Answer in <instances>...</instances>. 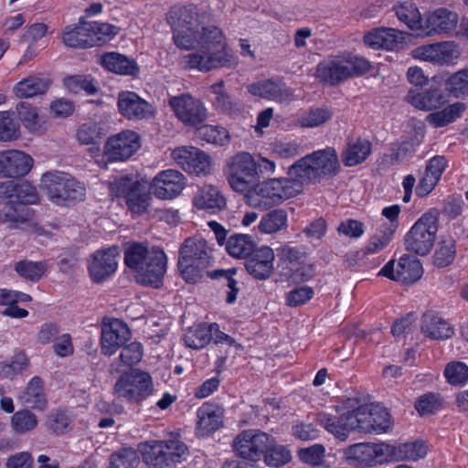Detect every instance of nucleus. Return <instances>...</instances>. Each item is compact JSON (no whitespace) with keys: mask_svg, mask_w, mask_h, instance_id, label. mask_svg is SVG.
<instances>
[{"mask_svg":"<svg viewBox=\"0 0 468 468\" xmlns=\"http://www.w3.org/2000/svg\"><path fill=\"white\" fill-rule=\"evenodd\" d=\"M174 28L175 44L184 49H197L182 57L186 69L210 71L218 68H233L238 59L227 48L221 30L205 25L207 16L199 14L194 5L175 6L169 13Z\"/></svg>","mask_w":468,"mask_h":468,"instance_id":"nucleus-1","label":"nucleus"},{"mask_svg":"<svg viewBox=\"0 0 468 468\" xmlns=\"http://www.w3.org/2000/svg\"><path fill=\"white\" fill-rule=\"evenodd\" d=\"M124 262L135 273L138 282L154 288L162 285L167 259L160 248L142 242H127L124 245Z\"/></svg>","mask_w":468,"mask_h":468,"instance_id":"nucleus-2","label":"nucleus"},{"mask_svg":"<svg viewBox=\"0 0 468 468\" xmlns=\"http://www.w3.org/2000/svg\"><path fill=\"white\" fill-rule=\"evenodd\" d=\"M341 169L337 153L334 147H326L297 160L288 169V176H295L303 184L320 182L335 176Z\"/></svg>","mask_w":468,"mask_h":468,"instance_id":"nucleus-3","label":"nucleus"},{"mask_svg":"<svg viewBox=\"0 0 468 468\" xmlns=\"http://www.w3.org/2000/svg\"><path fill=\"white\" fill-rule=\"evenodd\" d=\"M303 187L295 176L272 178L255 185L246 195L247 202L253 207L267 209L296 196Z\"/></svg>","mask_w":468,"mask_h":468,"instance_id":"nucleus-4","label":"nucleus"},{"mask_svg":"<svg viewBox=\"0 0 468 468\" xmlns=\"http://www.w3.org/2000/svg\"><path fill=\"white\" fill-rule=\"evenodd\" d=\"M212 249L207 240L194 236L184 240L179 249L178 270L187 282H196L211 259Z\"/></svg>","mask_w":468,"mask_h":468,"instance_id":"nucleus-5","label":"nucleus"},{"mask_svg":"<svg viewBox=\"0 0 468 468\" xmlns=\"http://www.w3.org/2000/svg\"><path fill=\"white\" fill-rule=\"evenodd\" d=\"M138 451L149 468H167L180 463L188 454L187 446L178 439L140 442Z\"/></svg>","mask_w":468,"mask_h":468,"instance_id":"nucleus-6","label":"nucleus"},{"mask_svg":"<svg viewBox=\"0 0 468 468\" xmlns=\"http://www.w3.org/2000/svg\"><path fill=\"white\" fill-rule=\"evenodd\" d=\"M369 69V62L361 57L335 58L320 62L315 77L325 85L335 86L349 78L363 75Z\"/></svg>","mask_w":468,"mask_h":468,"instance_id":"nucleus-7","label":"nucleus"},{"mask_svg":"<svg viewBox=\"0 0 468 468\" xmlns=\"http://www.w3.org/2000/svg\"><path fill=\"white\" fill-rule=\"evenodd\" d=\"M40 186L48 197L56 204L67 200H80L85 196V187L68 173L51 171L45 173Z\"/></svg>","mask_w":468,"mask_h":468,"instance_id":"nucleus-8","label":"nucleus"},{"mask_svg":"<svg viewBox=\"0 0 468 468\" xmlns=\"http://www.w3.org/2000/svg\"><path fill=\"white\" fill-rule=\"evenodd\" d=\"M367 418H369L367 405H361L356 410H348L339 417L321 413L317 416L316 420L329 432L338 438L346 439L348 432L353 431L370 433L372 425Z\"/></svg>","mask_w":468,"mask_h":468,"instance_id":"nucleus-9","label":"nucleus"},{"mask_svg":"<svg viewBox=\"0 0 468 468\" xmlns=\"http://www.w3.org/2000/svg\"><path fill=\"white\" fill-rule=\"evenodd\" d=\"M367 418H369L367 405H361L356 410H348L339 417L321 413L317 416L316 420L329 432L338 438L346 439L348 432L353 431L370 433L372 425Z\"/></svg>","mask_w":468,"mask_h":468,"instance_id":"nucleus-10","label":"nucleus"},{"mask_svg":"<svg viewBox=\"0 0 468 468\" xmlns=\"http://www.w3.org/2000/svg\"><path fill=\"white\" fill-rule=\"evenodd\" d=\"M225 173L229 184L236 192L249 193L258 180L255 161L245 152L234 155L228 161Z\"/></svg>","mask_w":468,"mask_h":468,"instance_id":"nucleus-11","label":"nucleus"},{"mask_svg":"<svg viewBox=\"0 0 468 468\" xmlns=\"http://www.w3.org/2000/svg\"><path fill=\"white\" fill-rule=\"evenodd\" d=\"M437 231V216L431 212L425 213L417 220L406 235V249L418 255H427L433 246Z\"/></svg>","mask_w":468,"mask_h":468,"instance_id":"nucleus-12","label":"nucleus"},{"mask_svg":"<svg viewBox=\"0 0 468 468\" xmlns=\"http://www.w3.org/2000/svg\"><path fill=\"white\" fill-rule=\"evenodd\" d=\"M272 442V438L259 430H247L238 434L232 442L235 454L249 462L250 467L259 462Z\"/></svg>","mask_w":468,"mask_h":468,"instance_id":"nucleus-13","label":"nucleus"},{"mask_svg":"<svg viewBox=\"0 0 468 468\" xmlns=\"http://www.w3.org/2000/svg\"><path fill=\"white\" fill-rule=\"evenodd\" d=\"M113 189L118 197L125 199L127 207L133 214L142 215L149 212L152 192L146 182L121 177L114 182Z\"/></svg>","mask_w":468,"mask_h":468,"instance_id":"nucleus-14","label":"nucleus"},{"mask_svg":"<svg viewBox=\"0 0 468 468\" xmlns=\"http://www.w3.org/2000/svg\"><path fill=\"white\" fill-rule=\"evenodd\" d=\"M154 390L151 376L146 372H132L122 376L114 386V394L129 402H140Z\"/></svg>","mask_w":468,"mask_h":468,"instance_id":"nucleus-15","label":"nucleus"},{"mask_svg":"<svg viewBox=\"0 0 468 468\" xmlns=\"http://www.w3.org/2000/svg\"><path fill=\"white\" fill-rule=\"evenodd\" d=\"M168 105L176 118L186 126L195 127L207 119V109L204 103L189 93L172 96L168 100Z\"/></svg>","mask_w":468,"mask_h":468,"instance_id":"nucleus-16","label":"nucleus"},{"mask_svg":"<svg viewBox=\"0 0 468 468\" xmlns=\"http://www.w3.org/2000/svg\"><path fill=\"white\" fill-rule=\"evenodd\" d=\"M171 158L188 174L206 176L210 172V158L194 146H180L171 152Z\"/></svg>","mask_w":468,"mask_h":468,"instance_id":"nucleus-17","label":"nucleus"},{"mask_svg":"<svg viewBox=\"0 0 468 468\" xmlns=\"http://www.w3.org/2000/svg\"><path fill=\"white\" fill-rule=\"evenodd\" d=\"M390 444L385 442L356 443L349 446L345 455L346 459L353 460L365 466H374L388 461Z\"/></svg>","mask_w":468,"mask_h":468,"instance_id":"nucleus-18","label":"nucleus"},{"mask_svg":"<svg viewBox=\"0 0 468 468\" xmlns=\"http://www.w3.org/2000/svg\"><path fill=\"white\" fill-rule=\"evenodd\" d=\"M459 16L446 7L424 14L422 32L428 37L451 35L457 27Z\"/></svg>","mask_w":468,"mask_h":468,"instance_id":"nucleus-19","label":"nucleus"},{"mask_svg":"<svg viewBox=\"0 0 468 468\" xmlns=\"http://www.w3.org/2000/svg\"><path fill=\"white\" fill-rule=\"evenodd\" d=\"M422 274L423 269L420 260L409 255H404L399 259L396 270L394 269V261H390L379 271V275L404 284L414 283Z\"/></svg>","mask_w":468,"mask_h":468,"instance_id":"nucleus-20","label":"nucleus"},{"mask_svg":"<svg viewBox=\"0 0 468 468\" xmlns=\"http://www.w3.org/2000/svg\"><path fill=\"white\" fill-rule=\"evenodd\" d=\"M117 107L120 114L130 121L146 120L154 115V106L130 90L118 94Z\"/></svg>","mask_w":468,"mask_h":468,"instance_id":"nucleus-21","label":"nucleus"},{"mask_svg":"<svg viewBox=\"0 0 468 468\" xmlns=\"http://www.w3.org/2000/svg\"><path fill=\"white\" fill-rule=\"evenodd\" d=\"M186 186L185 176L177 170L167 169L158 173L150 184L152 194L160 199L177 197Z\"/></svg>","mask_w":468,"mask_h":468,"instance_id":"nucleus-22","label":"nucleus"},{"mask_svg":"<svg viewBox=\"0 0 468 468\" xmlns=\"http://www.w3.org/2000/svg\"><path fill=\"white\" fill-rule=\"evenodd\" d=\"M131 336L127 324L119 319L104 320L101 325V348L105 356H112L123 346Z\"/></svg>","mask_w":468,"mask_h":468,"instance_id":"nucleus-23","label":"nucleus"},{"mask_svg":"<svg viewBox=\"0 0 468 468\" xmlns=\"http://www.w3.org/2000/svg\"><path fill=\"white\" fill-rule=\"evenodd\" d=\"M33 158L19 150L0 151V178H18L32 169Z\"/></svg>","mask_w":468,"mask_h":468,"instance_id":"nucleus-24","label":"nucleus"},{"mask_svg":"<svg viewBox=\"0 0 468 468\" xmlns=\"http://www.w3.org/2000/svg\"><path fill=\"white\" fill-rule=\"evenodd\" d=\"M139 135L133 131H123L111 137L105 144V154L110 161H124L139 148Z\"/></svg>","mask_w":468,"mask_h":468,"instance_id":"nucleus-25","label":"nucleus"},{"mask_svg":"<svg viewBox=\"0 0 468 468\" xmlns=\"http://www.w3.org/2000/svg\"><path fill=\"white\" fill-rule=\"evenodd\" d=\"M120 250L116 246L106 250H97L93 253L89 263V271L91 280L95 282H101L110 278L117 269V256Z\"/></svg>","mask_w":468,"mask_h":468,"instance_id":"nucleus-26","label":"nucleus"},{"mask_svg":"<svg viewBox=\"0 0 468 468\" xmlns=\"http://www.w3.org/2000/svg\"><path fill=\"white\" fill-rule=\"evenodd\" d=\"M407 34L391 27H378L368 31L364 36V43L367 47L379 49L394 50L405 43Z\"/></svg>","mask_w":468,"mask_h":468,"instance_id":"nucleus-27","label":"nucleus"},{"mask_svg":"<svg viewBox=\"0 0 468 468\" xmlns=\"http://www.w3.org/2000/svg\"><path fill=\"white\" fill-rule=\"evenodd\" d=\"M400 208L398 205L383 208L382 215L389 219V223L382 224L377 233L366 247L367 253H374L384 249L391 239L396 229L395 220L398 218Z\"/></svg>","mask_w":468,"mask_h":468,"instance_id":"nucleus-28","label":"nucleus"},{"mask_svg":"<svg viewBox=\"0 0 468 468\" xmlns=\"http://www.w3.org/2000/svg\"><path fill=\"white\" fill-rule=\"evenodd\" d=\"M406 98L412 106L427 112L439 109L446 103L443 90L437 85H431L422 91L410 90Z\"/></svg>","mask_w":468,"mask_h":468,"instance_id":"nucleus-29","label":"nucleus"},{"mask_svg":"<svg viewBox=\"0 0 468 468\" xmlns=\"http://www.w3.org/2000/svg\"><path fill=\"white\" fill-rule=\"evenodd\" d=\"M248 90L252 95L273 100L281 103H288L292 100V90L282 81L265 80L250 84Z\"/></svg>","mask_w":468,"mask_h":468,"instance_id":"nucleus-30","label":"nucleus"},{"mask_svg":"<svg viewBox=\"0 0 468 468\" xmlns=\"http://www.w3.org/2000/svg\"><path fill=\"white\" fill-rule=\"evenodd\" d=\"M274 252L270 247L263 246L255 250L245 263L247 271L258 280L269 278L273 270Z\"/></svg>","mask_w":468,"mask_h":468,"instance_id":"nucleus-31","label":"nucleus"},{"mask_svg":"<svg viewBox=\"0 0 468 468\" xmlns=\"http://www.w3.org/2000/svg\"><path fill=\"white\" fill-rule=\"evenodd\" d=\"M193 203L198 209H203L209 213H218L227 206L224 196L212 185L201 186L195 194Z\"/></svg>","mask_w":468,"mask_h":468,"instance_id":"nucleus-32","label":"nucleus"},{"mask_svg":"<svg viewBox=\"0 0 468 468\" xmlns=\"http://www.w3.org/2000/svg\"><path fill=\"white\" fill-rule=\"evenodd\" d=\"M452 42H437L430 45H423L412 50L415 58L436 63L445 64L452 58Z\"/></svg>","mask_w":468,"mask_h":468,"instance_id":"nucleus-33","label":"nucleus"},{"mask_svg":"<svg viewBox=\"0 0 468 468\" xmlns=\"http://www.w3.org/2000/svg\"><path fill=\"white\" fill-rule=\"evenodd\" d=\"M446 165L445 158L441 155L434 156L429 161L425 173L416 187V194L419 197H426L431 192L438 184Z\"/></svg>","mask_w":468,"mask_h":468,"instance_id":"nucleus-34","label":"nucleus"},{"mask_svg":"<svg viewBox=\"0 0 468 468\" xmlns=\"http://www.w3.org/2000/svg\"><path fill=\"white\" fill-rule=\"evenodd\" d=\"M197 429L202 436L214 432L222 425L223 409L218 405L205 403L197 410Z\"/></svg>","mask_w":468,"mask_h":468,"instance_id":"nucleus-35","label":"nucleus"},{"mask_svg":"<svg viewBox=\"0 0 468 468\" xmlns=\"http://www.w3.org/2000/svg\"><path fill=\"white\" fill-rule=\"evenodd\" d=\"M100 63L107 70L119 75L135 76L139 72V67L134 59L118 52L101 55Z\"/></svg>","mask_w":468,"mask_h":468,"instance_id":"nucleus-36","label":"nucleus"},{"mask_svg":"<svg viewBox=\"0 0 468 468\" xmlns=\"http://www.w3.org/2000/svg\"><path fill=\"white\" fill-rule=\"evenodd\" d=\"M421 332L435 340H443L453 335L451 324L433 313H426L421 321Z\"/></svg>","mask_w":468,"mask_h":468,"instance_id":"nucleus-37","label":"nucleus"},{"mask_svg":"<svg viewBox=\"0 0 468 468\" xmlns=\"http://www.w3.org/2000/svg\"><path fill=\"white\" fill-rule=\"evenodd\" d=\"M49 85L47 78L32 75L17 82L13 88V92L17 98H32L46 93Z\"/></svg>","mask_w":468,"mask_h":468,"instance_id":"nucleus-38","label":"nucleus"},{"mask_svg":"<svg viewBox=\"0 0 468 468\" xmlns=\"http://www.w3.org/2000/svg\"><path fill=\"white\" fill-rule=\"evenodd\" d=\"M20 402L29 408L44 410L47 407L43 381L38 377H34L27 384L25 390L18 396Z\"/></svg>","mask_w":468,"mask_h":468,"instance_id":"nucleus-39","label":"nucleus"},{"mask_svg":"<svg viewBox=\"0 0 468 468\" xmlns=\"http://www.w3.org/2000/svg\"><path fill=\"white\" fill-rule=\"evenodd\" d=\"M143 356V346L138 342H133L125 346L121 351L118 358H116L111 365V371L117 373L126 372L133 365L140 362Z\"/></svg>","mask_w":468,"mask_h":468,"instance_id":"nucleus-40","label":"nucleus"},{"mask_svg":"<svg viewBox=\"0 0 468 468\" xmlns=\"http://www.w3.org/2000/svg\"><path fill=\"white\" fill-rule=\"evenodd\" d=\"M371 153V143L358 138L350 141L342 153V161L346 166H354L364 162Z\"/></svg>","mask_w":468,"mask_h":468,"instance_id":"nucleus-41","label":"nucleus"},{"mask_svg":"<svg viewBox=\"0 0 468 468\" xmlns=\"http://www.w3.org/2000/svg\"><path fill=\"white\" fill-rule=\"evenodd\" d=\"M427 454L426 445L420 441L411 442H405L394 446L390 444L388 451V461L389 460H411L416 461L420 458L424 457Z\"/></svg>","mask_w":468,"mask_h":468,"instance_id":"nucleus-42","label":"nucleus"},{"mask_svg":"<svg viewBox=\"0 0 468 468\" xmlns=\"http://www.w3.org/2000/svg\"><path fill=\"white\" fill-rule=\"evenodd\" d=\"M213 330H218V324H198L189 328L184 335L186 346L193 349L205 347L213 337Z\"/></svg>","mask_w":468,"mask_h":468,"instance_id":"nucleus-43","label":"nucleus"},{"mask_svg":"<svg viewBox=\"0 0 468 468\" xmlns=\"http://www.w3.org/2000/svg\"><path fill=\"white\" fill-rule=\"evenodd\" d=\"M226 250L232 257L245 259L255 250V243L250 235L235 234L227 240Z\"/></svg>","mask_w":468,"mask_h":468,"instance_id":"nucleus-44","label":"nucleus"},{"mask_svg":"<svg viewBox=\"0 0 468 468\" xmlns=\"http://www.w3.org/2000/svg\"><path fill=\"white\" fill-rule=\"evenodd\" d=\"M288 215L284 209L277 208L264 214L258 225L261 232L272 234L287 227Z\"/></svg>","mask_w":468,"mask_h":468,"instance_id":"nucleus-45","label":"nucleus"},{"mask_svg":"<svg viewBox=\"0 0 468 468\" xmlns=\"http://www.w3.org/2000/svg\"><path fill=\"white\" fill-rule=\"evenodd\" d=\"M88 39L92 40V47L105 43L112 36L116 35V27L108 23L84 22Z\"/></svg>","mask_w":468,"mask_h":468,"instance_id":"nucleus-46","label":"nucleus"},{"mask_svg":"<svg viewBox=\"0 0 468 468\" xmlns=\"http://www.w3.org/2000/svg\"><path fill=\"white\" fill-rule=\"evenodd\" d=\"M369 423L372 425L370 432L382 433L390 428V415L387 409L379 404L367 405Z\"/></svg>","mask_w":468,"mask_h":468,"instance_id":"nucleus-47","label":"nucleus"},{"mask_svg":"<svg viewBox=\"0 0 468 468\" xmlns=\"http://www.w3.org/2000/svg\"><path fill=\"white\" fill-rule=\"evenodd\" d=\"M398 18L412 30H422L423 17L412 3H403L395 7Z\"/></svg>","mask_w":468,"mask_h":468,"instance_id":"nucleus-48","label":"nucleus"},{"mask_svg":"<svg viewBox=\"0 0 468 468\" xmlns=\"http://www.w3.org/2000/svg\"><path fill=\"white\" fill-rule=\"evenodd\" d=\"M16 112L24 126L31 132L39 131L44 123L37 109L26 101L16 104Z\"/></svg>","mask_w":468,"mask_h":468,"instance_id":"nucleus-49","label":"nucleus"},{"mask_svg":"<svg viewBox=\"0 0 468 468\" xmlns=\"http://www.w3.org/2000/svg\"><path fill=\"white\" fill-rule=\"evenodd\" d=\"M464 109V104L456 102L442 111L430 113L427 116V121L434 127H443L460 117Z\"/></svg>","mask_w":468,"mask_h":468,"instance_id":"nucleus-50","label":"nucleus"},{"mask_svg":"<svg viewBox=\"0 0 468 468\" xmlns=\"http://www.w3.org/2000/svg\"><path fill=\"white\" fill-rule=\"evenodd\" d=\"M45 261H31L27 260L19 261L15 264V271L23 278L31 282H37L41 279L47 271Z\"/></svg>","mask_w":468,"mask_h":468,"instance_id":"nucleus-51","label":"nucleus"},{"mask_svg":"<svg viewBox=\"0 0 468 468\" xmlns=\"http://www.w3.org/2000/svg\"><path fill=\"white\" fill-rule=\"evenodd\" d=\"M455 256V241L452 238H447L439 242L433 255V262L437 267L443 268L450 265Z\"/></svg>","mask_w":468,"mask_h":468,"instance_id":"nucleus-52","label":"nucleus"},{"mask_svg":"<svg viewBox=\"0 0 468 468\" xmlns=\"http://www.w3.org/2000/svg\"><path fill=\"white\" fill-rule=\"evenodd\" d=\"M236 273L235 269L229 270H216L209 273L212 279H218L222 281V285L226 287V302L233 303L237 299V294L239 289L237 286V281L233 278Z\"/></svg>","mask_w":468,"mask_h":468,"instance_id":"nucleus-53","label":"nucleus"},{"mask_svg":"<svg viewBox=\"0 0 468 468\" xmlns=\"http://www.w3.org/2000/svg\"><path fill=\"white\" fill-rule=\"evenodd\" d=\"M110 463L111 468H136L140 458L134 449L122 448L112 453Z\"/></svg>","mask_w":468,"mask_h":468,"instance_id":"nucleus-54","label":"nucleus"},{"mask_svg":"<svg viewBox=\"0 0 468 468\" xmlns=\"http://www.w3.org/2000/svg\"><path fill=\"white\" fill-rule=\"evenodd\" d=\"M264 461L267 465L280 467L290 462L292 456L290 451L283 445L270 444L264 452Z\"/></svg>","mask_w":468,"mask_h":468,"instance_id":"nucleus-55","label":"nucleus"},{"mask_svg":"<svg viewBox=\"0 0 468 468\" xmlns=\"http://www.w3.org/2000/svg\"><path fill=\"white\" fill-rule=\"evenodd\" d=\"M37 422V416L27 410L16 411L12 416V427L17 433H26L34 430Z\"/></svg>","mask_w":468,"mask_h":468,"instance_id":"nucleus-56","label":"nucleus"},{"mask_svg":"<svg viewBox=\"0 0 468 468\" xmlns=\"http://www.w3.org/2000/svg\"><path fill=\"white\" fill-rule=\"evenodd\" d=\"M71 421V416L66 410H57L47 416L46 425L52 432L62 434L69 427Z\"/></svg>","mask_w":468,"mask_h":468,"instance_id":"nucleus-57","label":"nucleus"},{"mask_svg":"<svg viewBox=\"0 0 468 468\" xmlns=\"http://www.w3.org/2000/svg\"><path fill=\"white\" fill-rule=\"evenodd\" d=\"M199 139L210 144H224L229 140L228 131L220 126L204 125L197 129Z\"/></svg>","mask_w":468,"mask_h":468,"instance_id":"nucleus-58","label":"nucleus"},{"mask_svg":"<svg viewBox=\"0 0 468 468\" xmlns=\"http://www.w3.org/2000/svg\"><path fill=\"white\" fill-rule=\"evenodd\" d=\"M447 90L456 98L468 95V69L452 74L446 82Z\"/></svg>","mask_w":468,"mask_h":468,"instance_id":"nucleus-59","label":"nucleus"},{"mask_svg":"<svg viewBox=\"0 0 468 468\" xmlns=\"http://www.w3.org/2000/svg\"><path fill=\"white\" fill-rule=\"evenodd\" d=\"M332 112L326 108L311 109L299 119V123L303 127L313 128L320 126L330 120Z\"/></svg>","mask_w":468,"mask_h":468,"instance_id":"nucleus-60","label":"nucleus"},{"mask_svg":"<svg viewBox=\"0 0 468 468\" xmlns=\"http://www.w3.org/2000/svg\"><path fill=\"white\" fill-rule=\"evenodd\" d=\"M30 217L31 212L27 207L19 204L17 207L10 205L5 207L4 209L0 211V223H24L27 221Z\"/></svg>","mask_w":468,"mask_h":468,"instance_id":"nucleus-61","label":"nucleus"},{"mask_svg":"<svg viewBox=\"0 0 468 468\" xmlns=\"http://www.w3.org/2000/svg\"><path fill=\"white\" fill-rule=\"evenodd\" d=\"M63 42L71 48H87L92 47V40L88 39L83 23L67 31L63 36Z\"/></svg>","mask_w":468,"mask_h":468,"instance_id":"nucleus-62","label":"nucleus"},{"mask_svg":"<svg viewBox=\"0 0 468 468\" xmlns=\"http://www.w3.org/2000/svg\"><path fill=\"white\" fill-rule=\"evenodd\" d=\"M38 195L36 187L27 181L16 183L15 204H36Z\"/></svg>","mask_w":468,"mask_h":468,"instance_id":"nucleus-63","label":"nucleus"},{"mask_svg":"<svg viewBox=\"0 0 468 468\" xmlns=\"http://www.w3.org/2000/svg\"><path fill=\"white\" fill-rule=\"evenodd\" d=\"M444 375L452 385H462L468 380V367L463 362L449 363Z\"/></svg>","mask_w":468,"mask_h":468,"instance_id":"nucleus-64","label":"nucleus"}]
</instances>
